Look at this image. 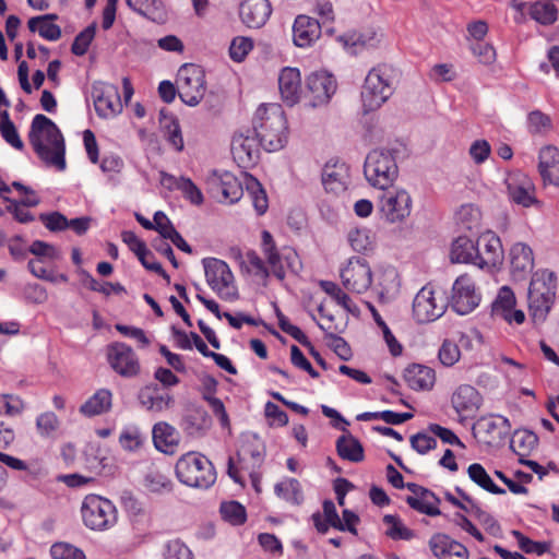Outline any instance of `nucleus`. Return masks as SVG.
I'll list each match as a JSON object with an SVG mask.
<instances>
[{"mask_svg": "<svg viewBox=\"0 0 559 559\" xmlns=\"http://www.w3.org/2000/svg\"><path fill=\"white\" fill-rule=\"evenodd\" d=\"M28 140L37 156L50 167L66 169L64 139L56 123L38 114L33 118Z\"/></svg>", "mask_w": 559, "mask_h": 559, "instance_id": "nucleus-1", "label": "nucleus"}, {"mask_svg": "<svg viewBox=\"0 0 559 559\" xmlns=\"http://www.w3.org/2000/svg\"><path fill=\"white\" fill-rule=\"evenodd\" d=\"M253 130L267 152L283 148L287 142V120L281 105H261L255 111Z\"/></svg>", "mask_w": 559, "mask_h": 559, "instance_id": "nucleus-2", "label": "nucleus"}, {"mask_svg": "<svg viewBox=\"0 0 559 559\" xmlns=\"http://www.w3.org/2000/svg\"><path fill=\"white\" fill-rule=\"evenodd\" d=\"M242 176L243 180L239 181L237 177L228 171L219 176L215 173L212 181L218 187L224 201L229 203H235L241 199L245 186L258 215H263L269 207L265 190L253 176L248 173H243Z\"/></svg>", "mask_w": 559, "mask_h": 559, "instance_id": "nucleus-3", "label": "nucleus"}, {"mask_svg": "<svg viewBox=\"0 0 559 559\" xmlns=\"http://www.w3.org/2000/svg\"><path fill=\"white\" fill-rule=\"evenodd\" d=\"M557 293V276L548 269L537 270L532 274L527 304L528 313L534 323H543L550 312Z\"/></svg>", "mask_w": 559, "mask_h": 559, "instance_id": "nucleus-4", "label": "nucleus"}, {"mask_svg": "<svg viewBox=\"0 0 559 559\" xmlns=\"http://www.w3.org/2000/svg\"><path fill=\"white\" fill-rule=\"evenodd\" d=\"M395 76V69L385 63L379 64L368 72L361 91L365 111L378 109L391 97Z\"/></svg>", "mask_w": 559, "mask_h": 559, "instance_id": "nucleus-5", "label": "nucleus"}, {"mask_svg": "<svg viewBox=\"0 0 559 559\" xmlns=\"http://www.w3.org/2000/svg\"><path fill=\"white\" fill-rule=\"evenodd\" d=\"M176 476L180 483L201 489L210 488L216 480L212 462L198 452H188L180 456L176 463Z\"/></svg>", "mask_w": 559, "mask_h": 559, "instance_id": "nucleus-6", "label": "nucleus"}, {"mask_svg": "<svg viewBox=\"0 0 559 559\" xmlns=\"http://www.w3.org/2000/svg\"><path fill=\"white\" fill-rule=\"evenodd\" d=\"M364 174L371 186L388 189L399 175L395 157L388 150L371 151L366 157Z\"/></svg>", "mask_w": 559, "mask_h": 559, "instance_id": "nucleus-7", "label": "nucleus"}, {"mask_svg": "<svg viewBox=\"0 0 559 559\" xmlns=\"http://www.w3.org/2000/svg\"><path fill=\"white\" fill-rule=\"evenodd\" d=\"M81 512L84 524L94 531L108 530L117 522V510L112 502L96 495L84 498Z\"/></svg>", "mask_w": 559, "mask_h": 559, "instance_id": "nucleus-8", "label": "nucleus"}, {"mask_svg": "<svg viewBox=\"0 0 559 559\" xmlns=\"http://www.w3.org/2000/svg\"><path fill=\"white\" fill-rule=\"evenodd\" d=\"M206 282L210 287L226 301L238 298V290L234 284V275L228 264L215 258L203 260Z\"/></svg>", "mask_w": 559, "mask_h": 559, "instance_id": "nucleus-9", "label": "nucleus"}, {"mask_svg": "<svg viewBox=\"0 0 559 559\" xmlns=\"http://www.w3.org/2000/svg\"><path fill=\"white\" fill-rule=\"evenodd\" d=\"M177 90L180 99L191 106H197L205 93L204 71L200 66L187 63L180 67L177 74Z\"/></svg>", "mask_w": 559, "mask_h": 559, "instance_id": "nucleus-10", "label": "nucleus"}, {"mask_svg": "<svg viewBox=\"0 0 559 559\" xmlns=\"http://www.w3.org/2000/svg\"><path fill=\"white\" fill-rule=\"evenodd\" d=\"M448 308V299L441 290L424 286L413 301V316L418 323H428L439 319Z\"/></svg>", "mask_w": 559, "mask_h": 559, "instance_id": "nucleus-11", "label": "nucleus"}, {"mask_svg": "<svg viewBox=\"0 0 559 559\" xmlns=\"http://www.w3.org/2000/svg\"><path fill=\"white\" fill-rule=\"evenodd\" d=\"M412 198L404 189H385L379 198V211L389 223H401L409 216Z\"/></svg>", "mask_w": 559, "mask_h": 559, "instance_id": "nucleus-12", "label": "nucleus"}, {"mask_svg": "<svg viewBox=\"0 0 559 559\" xmlns=\"http://www.w3.org/2000/svg\"><path fill=\"white\" fill-rule=\"evenodd\" d=\"M107 361L115 372L123 378L136 377L141 371L135 352L126 343L114 342L106 349Z\"/></svg>", "mask_w": 559, "mask_h": 559, "instance_id": "nucleus-13", "label": "nucleus"}, {"mask_svg": "<svg viewBox=\"0 0 559 559\" xmlns=\"http://www.w3.org/2000/svg\"><path fill=\"white\" fill-rule=\"evenodd\" d=\"M341 277L343 285L352 293L362 294L372 283V273L369 264L364 258H350L347 265L342 269Z\"/></svg>", "mask_w": 559, "mask_h": 559, "instance_id": "nucleus-14", "label": "nucleus"}, {"mask_svg": "<svg viewBox=\"0 0 559 559\" xmlns=\"http://www.w3.org/2000/svg\"><path fill=\"white\" fill-rule=\"evenodd\" d=\"M337 88L336 80L328 72H314L307 78V106L317 108L326 105Z\"/></svg>", "mask_w": 559, "mask_h": 559, "instance_id": "nucleus-15", "label": "nucleus"}, {"mask_svg": "<svg viewBox=\"0 0 559 559\" xmlns=\"http://www.w3.org/2000/svg\"><path fill=\"white\" fill-rule=\"evenodd\" d=\"M92 98L99 117H114L122 110L120 94L118 87L114 84L100 81L93 83Z\"/></svg>", "mask_w": 559, "mask_h": 559, "instance_id": "nucleus-16", "label": "nucleus"}, {"mask_svg": "<svg viewBox=\"0 0 559 559\" xmlns=\"http://www.w3.org/2000/svg\"><path fill=\"white\" fill-rule=\"evenodd\" d=\"M480 296L475 290V284L467 275L459 276L452 286L451 306L459 314L472 312L479 304Z\"/></svg>", "mask_w": 559, "mask_h": 559, "instance_id": "nucleus-17", "label": "nucleus"}, {"mask_svg": "<svg viewBox=\"0 0 559 559\" xmlns=\"http://www.w3.org/2000/svg\"><path fill=\"white\" fill-rule=\"evenodd\" d=\"M476 248L475 265L478 267H493L501 262L502 245L500 238L492 231L481 234L476 240Z\"/></svg>", "mask_w": 559, "mask_h": 559, "instance_id": "nucleus-18", "label": "nucleus"}, {"mask_svg": "<svg viewBox=\"0 0 559 559\" xmlns=\"http://www.w3.org/2000/svg\"><path fill=\"white\" fill-rule=\"evenodd\" d=\"M510 274L513 281L523 282L534 269L532 248L524 242H516L510 249Z\"/></svg>", "mask_w": 559, "mask_h": 559, "instance_id": "nucleus-19", "label": "nucleus"}, {"mask_svg": "<svg viewBox=\"0 0 559 559\" xmlns=\"http://www.w3.org/2000/svg\"><path fill=\"white\" fill-rule=\"evenodd\" d=\"M259 145L254 136L239 133L231 141V154L240 168L248 169L254 166L259 159Z\"/></svg>", "mask_w": 559, "mask_h": 559, "instance_id": "nucleus-20", "label": "nucleus"}, {"mask_svg": "<svg viewBox=\"0 0 559 559\" xmlns=\"http://www.w3.org/2000/svg\"><path fill=\"white\" fill-rule=\"evenodd\" d=\"M515 305L516 298L512 289L508 286H502L492 304L491 313L493 317L501 318L509 323L522 324L525 320V314L522 310L514 309Z\"/></svg>", "mask_w": 559, "mask_h": 559, "instance_id": "nucleus-21", "label": "nucleus"}, {"mask_svg": "<svg viewBox=\"0 0 559 559\" xmlns=\"http://www.w3.org/2000/svg\"><path fill=\"white\" fill-rule=\"evenodd\" d=\"M272 13L269 0H243L239 5L241 22L251 28L262 27Z\"/></svg>", "mask_w": 559, "mask_h": 559, "instance_id": "nucleus-22", "label": "nucleus"}, {"mask_svg": "<svg viewBox=\"0 0 559 559\" xmlns=\"http://www.w3.org/2000/svg\"><path fill=\"white\" fill-rule=\"evenodd\" d=\"M451 403L460 416L473 417L480 407L481 396L474 386L461 384L453 392Z\"/></svg>", "mask_w": 559, "mask_h": 559, "instance_id": "nucleus-23", "label": "nucleus"}, {"mask_svg": "<svg viewBox=\"0 0 559 559\" xmlns=\"http://www.w3.org/2000/svg\"><path fill=\"white\" fill-rule=\"evenodd\" d=\"M478 433L484 436V441L490 445L503 441L511 430L510 421L503 416L483 417L476 425Z\"/></svg>", "mask_w": 559, "mask_h": 559, "instance_id": "nucleus-24", "label": "nucleus"}, {"mask_svg": "<svg viewBox=\"0 0 559 559\" xmlns=\"http://www.w3.org/2000/svg\"><path fill=\"white\" fill-rule=\"evenodd\" d=\"M429 547L438 559H468L467 548L449 535L437 533L429 539Z\"/></svg>", "mask_w": 559, "mask_h": 559, "instance_id": "nucleus-25", "label": "nucleus"}, {"mask_svg": "<svg viewBox=\"0 0 559 559\" xmlns=\"http://www.w3.org/2000/svg\"><path fill=\"white\" fill-rule=\"evenodd\" d=\"M138 399L142 407L152 413L163 412L174 404L173 396L156 383L143 386L139 391Z\"/></svg>", "mask_w": 559, "mask_h": 559, "instance_id": "nucleus-26", "label": "nucleus"}, {"mask_svg": "<svg viewBox=\"0 0 559 559\" xmlns=\"http://www.w3.org/2000/svg\"><path fill=\"white\" fill-rule=\"evenodd\" d=\"M538 171L544 183L559 187V150L554 145L540 148Z\"/></svg>", "mask_w": 559, "mask_h": 559, "instance_id": "nucleus-27", "label": "nucleus"}, {"mask_svg": "<svg viewBox=\"0 0 559 559\" xmlns=\"http://www.w3.org/2000/svg\"><path fill=\"white\" fill-rule=\"evenodd\" d=\"M321 35V25L318 20L298 15L293 26V39L298 47H308Z\"/></svg>", "mask_w": 559, "mask_h": 559, "instance_id": "nucleus-28", "label": "nucleus"}, {"mask_svg": "<svg viewBox=\"0 0 559 559\" xmlns=\"http://www.w3.org/2000/svg\"><path fill=\"white\" fill-rule=\"evenodd\" d=\"M508 193L510 199L524 207L536 202L534 197V185L525 175H515L507 179Z\"/></svg>", "mask_w": 559, "mask_h": 559, "instance_id": "nucleus-29", "label": "nucleus"}, {"mask_svg": "<svg viewBox=\"0 0 559 559\" xmlns=\"http://www.w3.org/2000/svg\"><path fill=\"white\" fill-rule=\"evenodd\" d=\"M211 425L212 420L207 412L199 406L187 408L180 424L182 430L191 437L203 436Z\"/></svg>", "mask_w": 559, "mask_h": 559, "instance_id": "nucleus-30", "label": "nucleus"}, {"mask_svg": "<svg viewBox=\"0 0 559 559\" xmlns=\"http://www.w3.org/2000/svg\"><path fill=\"white\" fill-rule=\"evenodd\" d=\"M278 87L282 99L288 105L294 106L299 102L301 79L300 73L295 68H285L278 76Z\"/></svg>", "mask_w": 559, "mask_h": 559, "instance_id": "nucleus-31", "label": "nucleus"}, {"mask_svg": "<svg viewBox=\"0 0 559 559\" xmlns=\"http://www.w3.org/2000/svg\"><path fill=\"white\" fill-rule=\"evenodd\" d=\"M404 380L413 390H430L436 381L435 370L418 364L408 366L404 371Z\"/></svg>", "mask_w": 559, "mask_h": 559, "instance_id": "nucleus-32", "label": "nucleus"}, {"mask_svg": "<svg viewBox=\"0 0 559 559\" xmlns=\"http://www.w3.org/2000/svg\"><path fill=\"white\" fill-rule=\"evenodd\" d=\"M322 183L326 191L340 193L346 190L348 168L345 164H326L322 173Z\"/></svg>", "mask_w": 559, "mask_h": 559, "instance_id": "nucleus-33", "label": "nucleus"}, {"mask_svg": "<svg viewBox=\"0 0 559 559\" xmlns=\"http://www.w3.org/2000/svg\"><path fill=\"white\" fill-rule=\"evenodd\" d=\"M159 122L167 142L177 151L181 152L185 147L181 129L177 118L166 109L159 111Z\"/></svg>", "mask_w": 559, "mask_h": 559, "instance_id": "nucleus-34", "label": "nucleus"}, {"mask_svg": "<svg viewBox=\"0 0 559 559\" xmlns=\"http://www.w3.org/2000/svg\"><path fill=\"white\" fill-rule=\"evenodd\" d=\"M406 502L412 509L426 515L437 516L441 514L438 508L440 499L427 488L417 495V497H407Z\"/></svg>", "mask_w": 559, "mask_h": 559, "instance_id": "nucleus-35", "label": "nucleus"}, {"mask_svg": "<svg viewBox=\"0 0 559 559\" xmlns=\"http://www.w3.org/2000/svg\"><path fill=\"white\" fill-rule=\"evenodd\" d=\"M120 499L122 507L132 518L134 530H140L139 526L141 524H145L146 526L151 525V516L145 512L142 503L130 491L122 492Z\"/></svg>", "mask_w": 559, "mask_h": 559, "instance_id": "nucleus-36", "label": "nucleus"}, {"mask_svg": "<svg viewBox=\"0 0 559 559\" xmlns=\"http://www.w3.org/2000/svg\"><path fill=\"white\" fill-rule=\"evenodd\" d=\"M337 454L354 463L361 462L365 457L362 444L350 433L341 436L336 441Z\"/></svg>", "mask_w": 559, "mask_h": 559, "instance_id": "nucleus-37", "label": "nucleus"}, {"mask_svg": "<svg viewBox=\"0 0 559 559\" xmlns=\"http://www.w3.org/2000/svg\"><path fill=\"white\" fill-rule=\"evenodd\" d=\"M477 248L476 242L465 236L457 237L451 248V261L456 263L475 264Z\"/></svg>", "mask_w": 559, "mask_h": 559, "instance_id": "nucleus-38", "label": "nucleus"}, {"mask_svg": "<svg viewBox=\"0 0 559 559\" xmlns=\"http://www.w3.org/2000/svg\"><path fill=\"white\" fill-rule=\"evenodd\" d=\"M322 509V515L320 513L312 515L313 524L319 533L325 534L330 527L336 528L337 525L341 526V518L332 500H325Z\"/></svg>", "mask_w": 559, "mask_h": 559, "instance_id": "nucleus-39", "label": "nucleus"}, {"mask_svg": "<svg viewBox=\"0 0 559 559\" xmlns=\"http://www.w3.org/2000/svg\"><path fill=\"white\" fill-rule=\"evenodd\" d=\"M262 250L272 269L273 274L278 278L285 277L282 259L275 247L272 235L267 230L262 231Z\"/></svg>", "mask_w": 559, "mask_h": 559, "instance_id": "nucleus-40", "label": "nucleus"}, {"mask_svg": "<svg viewBox=\"0 0 559 559\" xmlns=\"http://www.w3.org/2000/svg\"><path fill=\"white\" fill-rule=\"evenodd\" d=\"M111 407V393L108 390H98L81 407L80 412L92 417L108 412Z\"/></svg>", "mask_w": 559, "mask_h": 559, "instance_id": "nucleus-41", "label": "nucleus"}, {"mask_svg": "<svg viewBox=\"0 0 559 559\" xmlns=\"http://www.w3.org/2000/svg\"><path fill=\"white\" fill-rule=\"evenodd\" d=\"M538 443V437L533 431L526 429L515 430L511 440L510 447L520 457L528 455Z\"/></svg>", "mask_w": 559, "mask_h": 559, "instance_id": "nucleus-42", "label": "nucleus"}, {"mask_svg": "<svg viewBox=\"0 0 559 559\" xmlns=\"http://www.w3.org/2000/svg\"><path fill=\"white\" fill-rule=\"evenodd\" d=\"M460 497L467 503H471V513L474 514L478 521L484 525L485 530L492 536L498 537L501 535V527L499 523L486 511L473 501V499L460 488H456Z\"/></svg>", "mask_w": 559, "mask_h": 559, "instance_id": "nucleus-43", "label": "nucleus"}, {"mask_svg": "<svg viewBox=\"0 0 559 559\" xmlns=\"http://www.w3.org/2000/svg\"><path fill=\"white\" fill-rule=\"evenodd\" d=\"M126 2L134 12L154 22L163 21L165 17L160 0H126Z\"/></svg>", "mask_w": 559, "mask_h": 559, "instance_id": "nucleus-44", "label": "nucleus"}, {"mask_svg": "<svg viewBox=\"0 0 559 559\" xmlns=\"http://www.w3.org/2000/svg\"><path fill=\"white\" fill-rule=\"evenodd\" d=\"M153 440L157 449L166 452L167 448L178 444L177 430L167 423H157L153 427Z\"/></svg>", "mask_w": 559, "mask_h": 559, "instance_id": "nucleus-45", "label": "nucleus"}, {"mask_svg": "<svg viewBox=\"0 0 559 559\" xmlns=\"http://www.w3.org/2000/svg\"><path fill=\"white\" fill-rule=\"evenodd\" d=\"M144 487L154 493L169 492L173 489V483L169 477L158 468H150L143 479Z\"/></svg>", "mask_w": 559, "mask_h": 559, "instance_id": "nucleus-46", "label": "nucleus"}, {"mask_svg": "<svg viewBox=\"0 0 559 559\" xmlns=\"http://www.w3.org/2000/svg\"><path fill=\"white\" fill-rule=\"evenodd\" d=\"M467 474L471 480H473L475 484H477L479 487L485 489L488 492L495 493V495H503L506 493V490L498 487L489 476V474L486 472V469L483 467L479 463H473L467 468Z\"/></svg>", "mask_w": 559, "mask_h": 559, "instance_id": "nucleus-47", "label": "nucleus"}, {"mask_svg": "<svg viewBox=\"0 0 559 559\" xmlns=\"http://www.w3.org/2000/svg\"><path fill=\"white\" fill-rule=\"evenodd\" d=\"M528 14L542 25H551L557 20L558 10L552 3L536 1L528 4Z\"/></svg>", "mask_w": 559, "mask_h": 559, "instance_id": "nucleus-48", "label": "nucleus"}, {"mask_svg": "<svg viewBox=\"0 0 559 559\" xmlns=\"http://www.w3.org/2000/svg\"><path fill=\"white\" fill-rule=\"evenodd\" d=\"M275 492L278 497L294 504H300L304 499L300 484L295 478H288L276 484Z\"/></svg>", "mask_w": 559, "mask_h": 559, "instance_id": "nucleus-49", "label": "nucleus"}, {"mask_svg": "<svg viewBox=\"0 0 559 559\" xmlns=\"http://www.w3.org/2000/svg\"><path fill=\"white\" fill-rule=\"evenodd\" d=\"M455 219L464 229L473 230L479 225L480 212L473 204H464L456 212Z\"/></svg>", "mask_w": 559, "mask_h": 559, "instance_id": "nucleus-50", "label": "nucleus"}, {"mask_svg": "<svg viewBox=\"0 0 559 559\" xmlns=\"http://www.w3.org/2000/svg\"><path fill=\"white\" fill-rule=\"evenodd\" d=\"M219 512L222 518L233 525L245 523L247 518L245 507L237 501L223 502Z\"/></svg>", "mask_w": 559, "mask_h": 559, "instance_id": "nucleus-51", "label": "nucleus"}, {"mask_svg": "<svg viewBox=\"0 0 559 559\" xmlns=\"http://www.w3.org/2000/svg\"><path fill=\"white\" fill-rule=\"evenodd\" d=\"M0 133L5 142L16 150L24 147L23 141L21 140L14 123L10 120L7 110L2 114V120H0Z\"/></svg>", "mask_w": 559, "mask_h": 559, "instance_id": "nucleus-52", "label": "nucleus"}, {"mask_svg": "<svg viewBox=\"0 0 559 559\" xmlns=\"http://www.w3.org/2000/svg\"><path fill=\"white\" fill-rule=\"evenodd\" d=\"M237 455L240 461H246L250 457L252 461V467H258L263 461L264 448L263 445L258 444V441L253 439V441L245 442L238 450Z\"/></svg>", "mask_w": 559, "mask_h": 559, "instance_id": "nucleus-53", "label": "nucleus"}, {"mask_svg": "<svg viewBox=\"0 0 559 559\" xmlns=\"http://www.w3.org/2000/svg\"><path fill=\"white\" fill-rule=\"evenodd\" d=\"M438 357L444 367L454 366L461 358L459 344L452 340H444L439 348Z\"/></svg>", "mask_w": 559, "mask_h": 559, "instance_id": "nucleus-54", "label": "nucleus"}, {"mask_svg": "<svg viewBox=\"0 0 559 559\" xmlns=\"http://www.w3.org/2000/svg\"><path fill=\"white\" fill-rule=\"evenodd\" d=\"M96 25L93 23L80 32L71 46V51L75 56H83L87 52L92 40L95 37Z\"/></svg>", "mask_w": 559, "mask_h": 559, "instance_id": "nucleus-55", "label": "nucleus"}, {"mask_svg": "<svg viewBox=\"0 0 559 559\" xmlns=\"http://www.w3.org/2000/svg\"><path fill=\"white\" fill-rule=\"evenodd\" d=\"M340 40L343 43L344 47L353 48V52L356 53V47H374L379 39L377 38V34L372 33L371 35L366 34H347L340 37Z\"/></svg>", "mask_w": 559, "mask_h": 559, "instance_id": "nucleus-56", "label": "nucleus"}, {"mask_svg": "<svg viewBox=\"0 0 559 559\" xmlns=\"http://www.w3.org/2000/svg\"><path fill=\"white\" fill-rule=\"evenodd\" d=\"M84 276L83 283L91 290L102 293L106 296H109L111 293L122 294L126 293V288L119 283H105L99 284L90 273L86 271H82Z\"/></svg>", "mask_w": 559, "mask_h": 559, "instance_id": "nucleus-57", "label": "nucleus"}, {"mask_svg": "<svg viewBox=\"0 0 559 559\" xmlns=\"http://www.w3.org/2000/svg\"><path fill=\"white\" fill-rule=\"evenodd\" d=\"M383 522L389 526L386 535L393 539H411L414 534L411 530L403 525L399 518L388 514L383 518Z\"/></svg>", "mask_w": 559, "mask_h": 559, "instance_id": "nucleus-58", "label": "nucleus"}, {"mask_svg": "<svg viewBox=\"0 0 559 559\" xmlns=\"http://www.w3.org/2000/svg\"><path fill=\"white\" fill-rule=\"evenodd\" d=\"M512 535L516 538L519 547L526 554L544 555L549 550V544L545 542H534L524 536L520 531H512Z\"/></svg>", "mask_w": 559, "mask_h": 559, "instance_id": "nucleus-59", "label": "nucleus"}, {"mask_svg": "<svg viewBox=\"0 0 559 559\" xmlns=\"http://www.w3.org/2000/svg\"><path fill=\"white\" fill-rule=\"evenodd\" d=\"M348 242L357 252H364L371 248L372 240L366 228H354L348 233Z\"/></svg>", "mask_w": 559, "mask_h": 559, "instance_id": "nucleus-60", "label": "nucleus"}, {"mask_svg": "<svg viewBox=\"0 0 559 559\" xmlns=\"http://www.w3.org/2000/svg\"><path fill=\"white\" fill-rule=\"evenodd\" d=\"M320 287L324 293L330 295L335 301L348 311H353V302L347 294H345L341 287L330 281H321Z\"/></svg>", "mask_w": 559, "mask_h": 559, "instance_id": "nucleus-61", "label": "nucleus"}, {"mask_svg": "<svg viewBox=\"0 0 559 559\" xmlns=\"http://www.w3.org/2000/svg\"><path fill=\"white\" fill-rule=\"evenodd\" d=\"M253 41L249 37H235L229 47V56L236 62L245 60L247 55L252 50Z\"/></svg>", "mask_w": 559, "mask_h": 559, "instance_id": "nucleus-62", "label": "nucleus"}, {"mask_svg": "<svg viewBox=\"0 0 559 559\" xmlns=\"http://www.w3.org/2000/svg\"><path fill=\"white\" fill-rule=\"evenodd\" d=\"M53 559H85L84 552L68 543H56L50 548Z\"/></svg>", "mask_w": 559, "mask_h": 559, "instance_id": "nucleus-63", "label": "nucleus"}, {"mask_svg": "<svg viewBox=\"0 0 559 559\" xmlns=\"http://www.w3.org/2000/svg\"><path fill=\"white\" fill-rule=\"evenodd\" d=\"M164 559H193L191 550L179 539L169 540L165 545Z\"/></svg>", "mask_w": 559, "mask_h": 559, "instance_id": "nucleus-64", "label": "nucleus"}]
</instances>
